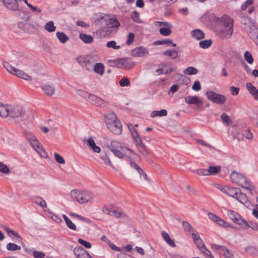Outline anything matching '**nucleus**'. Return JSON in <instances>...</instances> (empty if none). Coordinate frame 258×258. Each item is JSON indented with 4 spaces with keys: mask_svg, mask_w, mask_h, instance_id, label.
<instances>
[{
    "mask_svg": "<svg viewBox=\"0 0 258 258\" xmlns=\"http://www.w3.org/2000/svg\"><path fill=\"white\" fill-rule=\"evenodd\" d=\"M217 21L221 27L219 30L216 31L218 37L223 39L230 38L233 32L234 20L228 15H223L221 18H218Z\"/></svg>",
    "mask_w": 258,
    "mask_h": 258,
    "instance_id": "1",
    "label": "nucleus"
},
{
    "mask_svg": "<svg viewBox=\"0 0 258 258\" xmlns=\"http://www.w3.org/2000/svg\"><path fill=\"white\" fill-rule=\"evenodd\" d=\"M106 26L99 30L98 32L102 37L114 35L117 31L120 23L116 18H109L106 22Z\"/></svg>",
    "mask_w": 258,
    "mask_h": 258,
    "instance_id": "2",
    "label": "nucleus"
},
{
    "mask_svg": "<svg viewBox=\"0 0 258 258\" xmlns=\"http://www.w3.org/2000/svg\"><path fill=\"white\" fill-rule=\"evenodd\" d=\"M230 178L232 182L235 183L246 189L252 190L253 188L252 186L250 185V182L240 173L232 171L230 174Z\"/></svg>",
    "mask_w": 258,
    "mask_h": 258,
    "instance_id": "3",
    "label": "nucleus"
},
{
    "mask_svg": "<svg viewBox=\"0 0 258 258\" xmlns=\"http://www.w3.org/2000/svg\"><path fill=\"white\" fill-rule=\"evenodd\" d=\"M73 199H76L79 203H87L93 199V195L88 191L72 190L71 193Z\"/></svg>",
    "mask_w": 258,
    "mask_h": 258,
    "instance_id": "4",
    "label": "nucleus"
},
{
    "mask_svg": "<svg viewBox=\"0 0 258 258\" xmlns=\"http://www.w3.org/2000/svg\"><path fill=\"white\" fill-rule=\"evenodd\" d=\"M229 218L235 223L239 225L242 228L247 229L249 228V223L237 212L233 210H228Z\"/></svg>",
    "mask_w": 258,
    "mask_h": 258,
    "instance_id": "5",
    "label": "nucleus"
},
{
    "mask_svg": "<svg viewBox=\"0 0 258 258\" xmlns=\"http://www.w3.org/2000/svg\"><path fill=\"white\" fill-rule=\"evenodd\" d=\"M26 138L33 148L39 153L41 157L43 158L47 157V152L35 137L33 136L29 137V135H27Z\"/></svg>",
    "mask_w": 258,
    "mask_h": 258,
    "instance_id": "6",
    "label": "nucleus"
},
{
    "mask_svg": "<svg viewBox=\"0 0 258 258\" xmlns=\"http://www.w3.org/2000/svg\"><path fill=\"white\" fill-rule=\"evenodd\" d=\"M206 95L209 100L218 104H223L226 101L225 96L221 94H217L212 91H207Z\"/></svg>",
    "mask_w": 258,
    "mask_h": 258,
    "instance_id": "7",
    "label": "nucleus"
},
{
    "mask_svg": "<svg viewBox=\"0 0 258 258\" xmlns=\"http://www.w3.org/2000/svg\"><path fill=\"white\" fill-rule=\"evenodd\" d=\"M185 102L188 104H194L199 111L204 110L203 101L196 96H188L184 98Z\"/></svg>",
    "mask_w": 258,
    "mask_h": 258,
    "instance_id": "8",
    "label": "nucleus"
},
{
    "mask_svg": "<svg viewBox=\"0 0 258 258\" xmlns=\"http://www.w3.org/2000/svg\"><path fill=\"white\" fill-rule=\"evenodd\" d=\"M77 61L88 71H90L93 68V61L89 56H80L77 58Z\"/></svg>",
    "mask_w": 258,
    "mask_h": 258,
    "instance_id": "9",
    "label": "nucleus"
},
{
    "mask_svg": "<svg viewBox=\"0 0 258 258\" xmlns=\"http://www.w3.org/2000/svg\"><path fill=\"white\" fill-rule=\"evenodd\" d=\"M107 127L108 130L115 135H119L122 132V124L119 120H114L112 123L108 122Z\"/></svg>",
    "mask_w": 258,
    "mask_h": 258,
    "instance_id": "10",
    "label": "nucleus"
},
{
    "mask_svg": "<svg viewBox=\"0 0 258 258\" xmlns=\"http://www.w3.org/2000/svg\"><path fill=\"white\" fill-rule=\"evenodd\" d=\"M108 147L111 152L113 153V154L117 157L120 159L125 158L123 154V153H122L119 149V142L115 141H111L110 145L108 146Z\"/></svg>",
    "mask_w": 258,
    "mask_h": 258,
    "instance_id": "11",
    "label": "nucleus"
},
{
    "mask_svg": "<svg viewBox=\"0 0 258 258\" xmlns=\"http://www.w3.org/2000/svg\"><path fill=\"white\" fill-rule=\"evenodd\" d=\"M24 113L23 108L20 106L10 105L9 116L15 118L21 116Z\"/></svg>",
    "mask_w": 258,
    "mask_h": 258,
    "instance_id": "12",
    "label": "nucleus"
},
{
    "mask_svg": "<svg viewBox=\"0 0 258 258\" xmlns=\"http://www.w3.org/2000/svg\"><path fill=\"white\" fill-rule=\"evenodd\" d=\"M4 6L8 9L13 11H19L17 0H2Z\"/></svg>",
    "mask_w": 258,
    "mask_h": 258,
    "instance_id": "13",
    "label": "nucleus"
},
{
    "mask_svg": "<svg viewBox=\"0 0 258 258\" xmlns=\"http://www.w3.org/2000/svg\"><path fill=\"white\" fill-rule=\"evenodd\" d=\"M220 189L223 192L225 193L229 196L233 197L234 199L237 197V196L238 195V192L239 191V189L238 188L226 186L222 187Z\"/></svg>",
    "mask_w": 258,
    "mask_h": 258,
    "instance_id": "14",
    "label": "nucleus"
},
{
    "mask_svg": "<svg viewBox=\"0 0 258 258\" xmlns=\"http://www.w3.org/2000/svg\"><path fill=\"white\" fill-rule=\"evenodd\" d=\"M149 51L148 49L143 46L136 47L134 49L132 52L131 54L135 57H142L148 54Z\"/></svg>",
    "mask_w": 258,
    "mask_h": 258,
    "instance_id": "15",
    "label": "nucleus"
},
{
    "mask_svg": "<svg viewBox=\"0 0 258 258\" xmlns=\"http://www.w3.org/2000/svg\"><path fill=\"white\" fill-rule=\"evenodd\" d=\"M212 248L214 250L222 251L223 252V256L226 258H234V255L230 252L229 250L224 246L213 244Z\"/></svg>",
    "mask_w": 258,
    "mask_h": 258,
    "instance_id": "16",
    "label": "nucleus"
},
{
    "mask_svg": "<svg viewBox=\"0 0 258 258\" xmlns=\"http://www.w3.org/2000/svg\"><path fill=\"white\" fill-rule=\"evenodd\" d=\"M83 142H86L88 146L93 152L97 153L100 152V148L96 145L95 142L92 137H89L88 139L84 138L83 140Z\"/></svg>",
    "mask_w": 258,
    "mask_h": 258,
    "instance_id": "17",
    "label": "nucleus"
},
{
    "mask_svg": "<svg viewBox=\"0 0 258 258\" xmlns=\"http://www.w3.org/2000/svg\"><path fill=\"white\" fill-rule=\"evenodd\" d=\"M135 65V62L128 60L127 58L119 59V68L131 69Z\"/></svg>",
    "mask_w": 258,
    "mask_h": 258,
    "instance_id": "18",
    "label": "nucleus"
},
{
    "mask_svg": "<svg viewBox=\"0 0 258 258\" xmlns=\"http://www.w3.org/2000/svg\"><path fill=\"white\" fill-rule=\"evenodd\" d=\"M136 146L138 149V151L141 154L144 156H147L148 155V151L147 150L146 146L143 143L141 139L139 138L138 139H136L135 140Z\"/></svg>",
    "mask_w": 258,
    "mask_h": 258,
    "instance_id": "19",
    "label": "nucleus"
},
{
    "mask_svg": "<svg viewBox=\"0 0 258 258\" xmlns=\"http://www.w3.org/2000/svg\"><path fill=\"white\" fill-rule=\"evenodd\" d=\"M74 253L77 258H86L89 255V252L81 246H77L74 249Z\"/></svg>",
    "mask_w": 258,
    "mask_h": 258,
    "instance_id": "20",
    "label": "nucleus"
},
{
    "mask_svg": "<svg viewBox=\"0 0 258 258\" xmlns=\"http://www.w3.org/2000/svg\"><path fill=\"white\" fill-rule=\"evenodd\" d=\"M246 87L249 93L258 101V89H257L251 83L246 84Z\"/></svg>",
    "mask_w": 258,
    "mask_h": 258,
    "instance_id": "21",
    "label": "nucleus"
},
{
    "mask_svg": "<svg viewBox=\"0 0 258 258\" xmlns=\"http://www.w3.org/2000/svg\"><path fill=\"white\" fill-rule=\"evenodd\" d=\"M90 100H91L92 103L96 106L101 107L104 106V100L95 95L91 94L90 96Z\"/></svg>",
    "mask_w": 258,
    "mask_h": 258,
    "instance_id": "22",
    "label": "nucleus"
},
{
    "mask_svg": "<svg viewBox=\"0 0 258 258\" xmlns=\"http://www.w3.org/2000/svg\"><path fill=\"white\" fill-rule=\"evenodd\" d=\"M162 236L163 239L168 244L169 246L172 247H175L176 244L173 240L170 238L169 234L163 231L162 232Z\"/></svg>",
    "mask_w": 258,
    "mask_h": 258,
    "instance_id": "23",
    "label": "nucleus"
},
{
    "mask_svg": "<svg viewBox=\"0 0 258 258\" xmlns=\"http://www.w3.org/2000/svg\"><path fill=\"white\" fill-rule=\"evenodd\" d=\"M41 88L45 94L48 96L52 95L55 92L54 87L49 85H44L41 87Z\"/></svg>",
    "mask_w": 258,
    "mask_h": 258,
    "instance_id": "24",
    "label": "nucleus"
},
{
    "mask_svg": "<svg viewBox=\"0 0 258 258\" xmlns=\"http://www.w3.org/2000/svg\"><path fill=\"white\" fill-rule=\"evenodd\" d=\"M10 105L0 104V116L3 117L9 116Z\"/></svg>",
    "mask_w": 258,
    "mask_h": 258,
    "instance_id": "25",
    "label": "nucleus"
},
{
    "mask_svg": "<svg viewBox=\"0 0 258 258\" xmlns=\"http://www.w3.org/2000/svg\"><path fill=\"white\" fill-rule=\"evenodd\" d=\"M4 229L7 232L9 236L11 237H17L18 238V240H16V241H19L21 240V237L20 235L16 231L11 230L9 227L4 226Z\"/></svg>",
    "mask_w": 258,
    "mask_h": 258,
    "instance_id": "26",
    "label": "nucleus"
},
{
    "mask_svg": "<svg viewBox=\"0 0 258 258\" xmlns=\"http://www.w3.org/2000/svg\"><path fill=\"white\" fill-rule=\"evenodd\" d=\"M32 200L34 203L40 206L42 208L46 207V202L40 197H34L32 199Z\"/></svg>",
    "mask_w": 258,
    "mask_h": 258,
    "instance_id": "27",
    "label": "nucleus"
},
{
    "mask_svg": "<svg viewBox=\"0 0 258 258\" xmlns=\"http://www.w3.org/2000/svg\"><path fill=\"white\" fill-rule=\"evenodd\" d=\"M235 199L237 200L239 202L243 204H249V202L247 201V197L246 195L242 192L240 190L238 192V195L236 197Z\"/></svg>",
    "mask_w": 258,
    "mask_h": 258,
    "instance_id": "28",
    "label": "nucleus"
},
{
    "mask_svg": "<svg viewBox=\"0 0 258 258\" xmlns=\"http://www.w3.org/2000/svg\"><path fill=\"white\" fill-rule=\"evenodd\" d=\"M14 75L18 76L19 78H21L27 81H30L32 80V77L28 75L27 74L25 73V72L21 70L17 69Z\"/></svg>",
    "mask_w": 258,
    "mask_h": 258,
    "instance_id": "29",
    "label": "nucleus"
},
{
    "mask_svg": "<svg viewBox=\"0 0 258 258\" xmlns=\"http://www.w3.org/2000/svg\"><path fill=\"white\" fill-rule=\"evenodd\" d=\"M154 45H171L172 46L175 47L176 44L172 42L170 39H164L156 41L154 43Z\"/></svg>",
    "mask_w": 258,
    "mask_h": 258,
    "instance_id": "30",
    "label": "nucleus"
},
{
    "mask_svg": "<svg viewBox=\"0 0 258 258\" xmlns=\"http://www.w3.org/2000/svg\"><path fill=\"white\" fill-rule=\"evenodd\" d=\"M94 71L96 73L103 75L104 72V64L101 62L96 63L94 66Z\"/></svg>",
    "mask_w": 258,
    "mask_h": 258,
    "instance_id": "31",
    "label": "nucleus"
},
{
    "mask_svg": "<svg viewBox=\"0 0 258 258\" xmlns=\"http://www.w3.org/2000/svg\"><path fill=\"white\" fill-rule=\"evenodd\" d=\"M80 38L85 43L90 44L93 42L94 40L93 37L90 35L84 33H81L80 34Z\"/></svg>",
    "mask_w": 258,
    "mask_h": 258,
    "instance_id": "32",
    "label": "nucleus"
},
{
    "mask_svg": "<svg viewBox=\"0 0 258 258\" xmlns=\"http://www.w3.org/2000/svg\"><path fill=\"white\" fill-rule=\"evenodd\" d=\"M56 35L59 41L63 44L69 40V37L63 32H57Z\"/></svg>",
    "mask_w": 258,
    "mask_h": 258,
    "instance_id": "33",
    "label": "nucleus"
},
{
    "mask_svg": "<svg viewBox=\"0 0 258 258\" xmlns=\"http://www.w3.org/2000/svg\"><path fill=\"white\" fill-rule=\"evenodd\" d=\"M191 35L193 37L201 40L204 38L205 34L204 32L200 29H195L191 31Z\"/></svg>",
    "mask_w": 258,
    "mask_h": 258,
    "instance_id": "34",
    "label": "nucleus"
},
{
    "mask_svg": "<svg viewBox=\"0 0 258 258\" xmlns=\"http://www.w3.org/2000/svg\"><path fill=\"white\" fill-rule=\"evenodd\" d=\"M131 17L132 20L135 23L138 24H142L143 23V21L140 18V13L137 11H135L131 13Z\"/></svg>",
    "mask_w": 258,
    "mask_h": 258,
    "instance_id": "35",
    "label": "nucleus"
},
{
    "mask_svg": "<svg viewBox=\"0 0 258 258\" xmlns=\"http://www.w3.org/2000/svg\"><path fill=\"white\" fill-rule=\"evenodd\" d=\"M163 54L165 56H168L172 59H174L178 57V53L176 50L169 49L163 52Z\"/></svg>",
    "mask_w": 258,
    "mask_h": 258,
    "instance_id": "36",
    "label": "nucleus"
},
{
    "mask_svg": "<svg viewBox=\"0 0 258 258\" xmlns=\"http://www.w3.org/2000/svg\"><path fill=\"white\" fill-rule=\"evenodd\" d=\"M221 171V166H210L208 169V174L209 175H215L219 173Z\"/></svg>",
    "mask_w": 258,
    "mask_h": 258,
    "instance_id": "37",
    "label": "nucleus"
},
{
    "mask_svg": "<svg viewBox=\"0 0 258 258\" xmlns=\"http://www.w3.org/2000/svg\"><path fill=\"white\" fill-rule=\"evenodd\" d=\"M183 73L187 75H196L198 73V70L193 67H189L183 71Z\"/></svg>",
    "mask_w": 258,
    "mask_h": 258,
    "instance_id": "38",
    "label": "nucleus"
},
{
    "mask_svg": "<svg viewBox=\"0 0 258 258\" xmlns=\"http://www.w3.org/2000/svg\"><path fill=\"white\" fill-rule=\"evenodd\" d=\"M212 41L211 39L204 40L199 42L200 47L203 49H207L211 46Z\"/></svg>",
    "mask_w": 258,
    "mask_h": 258,
    "instance_id": "39",
    "label": "nucleus"
},
{
    "mask_svg": "<svg viewBox=\"0 0 258 258\" xmlns=\"http://www.w3.org/2000/svg\"><path fill=\"white\" fill-rule=\"evenodd\" d=\"M106 124L108 122L112 123L114 120H119L116 118L115 114L113 113H109L105 116Z\"/></svg>",
    "mask_w": 258,
    "mask_h": 258,
    "instance_id": "40",
    "label": "nucleus"
},
{
    "mask_svg": "<svg viewBox=\"0 0 258 258\" xmlns=\"http://www.w3.org/2000/svg\"><path fill=\"white\" fill-rule=\"evenodd\" d=\"M182 226L184 230L188 232L191 233L192 232H195V229L193 228L191 225L188 222L183 221Z\"/></svg>",
    "mask_w": 258,
    "mask_h": 258,
    "instance_id": "41",
    "label": "nucleus"
},
{
    "mask_svg": "<svg viewBox=\"0 0 258 258\" xmlns=\"http://www.w3.org/2000/svg\"><path fill=\"white\" fill-rule=\"evenodd\" d=\"M44 28L49 32H52L55 31L56 27L54 25V23L52 21H49L46 23Z\"/></svg>",
    "mask_w": 258,
    "mask_h": 258,
    "instance_id": "42",
    "label": "nucleus"
},
{
    "mask_svg": "<svg viewBox=\"0 0 258 258\" xmlns=\"http://www.w3.org/2000/svg\"><path fill=\"white\" fill-rule=\"evenodd\" d=\"M7 248L8 250L10 251H16L21 250V246L18 245L16 244L13 243H9L7 245Z\"/></svg>",
    "mask_w": 258,
    "mask_h": 258,
    "instance_id": "43",
    "label": "nucleus"
},
{
    "mask_svg": "<svg viewBox=\"0 0 258 258\" xmlns=\"http://www.w3.org/2000/svg\"><path fill=\"white\" fill-rule=\"evenodd\" d=\"M119 149L121 151V152L123 153V154L126 160V156H128L127 155H126L127 154V152H130L132 153L133 154H136V153L134 152V151L132 150L131 149L128 148L127 147L121 146L120 143H119Z\"/></svg>",
    "mask_w": 258,
    "mask_h": 258,
    "instance_id": "44",
    "label": "nucleus"
},
{
    "mask_svg": "<svg viewBox=\"0 0 258 258\" xmlns=\"http://www.w3.org/2000/svg\"><path fill=\"white\" fill-rule=\"evenodd\" d=\"M100 158L105 164L110 166H112V163L106 153H102Z\"/></svg>",
    "mask_w": 258,
    "mask_h": 258,
    "instance_id": "45",
    "label": "nucleus"
},
{
    "mask_svg": "<svg viewBox=\"0 0 258 258\" xmlns=\"http://www.w3.org/2000/svg\"><path fill=\"white\" fill-rule=\"evenodd\" d=\"M245 60L249 64H252L253 62V58L251 54L248 51L245 52L244 54Z\"/></svg>",
    "mask_w": 258,
    "mask_h": 258,
    "instance_id": "46",
    "label": "nucleus"
},
{
    "mask_svg": "<svg viewBox=\"0 0 258 258\" xmlns=\"http://www.w3.org/2000/svg\"><path fill=\"white\" fill-rule=\"evenodd\" d=\"M4 66L9 72L13 75H14L15 72L17 70V69L14 68L10 64H9V63L7 62L4 63Z\"/></svg>",
    "mask_w": 258,
    "mask_h": 258,
    "instance_id": "47",
    "label": "nucleus"
},
{
    "mask_svg": "<svg viewBox=\"0 0 258 258\" xmlns=\"http://www.w3.org/2000/svg\"><path fill=\"white\" fill-rule=\"evenodd\" d=\"M248 35L250 38L255 42L258 40V30L257 29L252 30L249 33Z\"/></svg>",
    "mask_w": 258,
    "mask_h": 258,
    "instance_id": "48",
    "label": "nucleus"
},
{
    "mask_svg": "<svg viewBox=\"0 0 258 258\" xmlns=\"http://www.w3.org/2000/svg\"><path fill=\"white\" fill-rule=\"evenodd\" d=\"M159 32L161 34L165 36H169L171 33V31L170 28L166 27L161 28L159 30Z\"/></svg>",
    "mask_w": 258,
    "mask_h": 258,
    "instance_id": "49",
    "label": "nucleus"
},
{
    "mask_svg": "<svg viewBox=\"0 0 258 258\" xmlns=\"http://www.w3.org/2000/svg\"><path fill=\"white\" fill-rule=\"evenodd\" d=\"M111 216L116 218H119L125 216V214L121 211L112 210Z\"/></svg>",
    "mask_w": 258,
    "mask_h": 258,
    "instance_id": "50",
    "label": "nucleus"
},
{
    "mask_svg": "<svg viewBox=\"0 0 258 258\" xmlns=\"http://www.w3.org/2000/svg\"><path fill=\"white\" fill-rule=\"evenodd\" d=\"M78 241L81 245L84 246L85 248H91L92 247V244L90 242L82 239L79 238Z\"/></svg>",
    "mask_w": 258,
    "mask_h": 258,
    "instance_id": "51",
    "label": "nucleus"
},
{
    "mask_svg": "<svg viewBox=\"0 0 258 258\" xmlns=\"http://www.w3.org/2000/svg\"><path fill=\"white\" fill-rule=\"evenodd\" d=\"M0 172L5 174H8L10 172V170L6 165L0 162Z\"/></svg>",
    "mask_w": 258,
    "mask_h": 258,
    "instance_id": "52",
    "label": "nucleus"
},
{
    "mask_svg": "<svg viewBox=\"0 0 258 258\" xmlns=\"http://www.w3.org/2000/svg\"><path fill=\"white\" fill-rule=\"evenodd\" d=\"M106 46L108 48H112L114 49H119L120 48V46L116 45V42L114 40L107 42Z\"/></svg>",
    "mask_w": 258,
    "mask_h": 258,
    "instance_id": "53",
    "label": "nucleus"
},
{
    "mask_svg": "<svg viewBox=\"0 0 258 258\" xmlns=\"http://www.w3.org/2000/svg\"><path fill=\"white\" fill-rule=\"evenodd\" d=\"M119 85L121 87L128 86L130 85V80L125 77H123L119 81Z\"/></svg>",
    "mask_w": 258,
    "mask_h": 258,
    "instance_id": "54",
    "label": "nucleus"
},
{
    "mask_svg": "<svg viewBox=\"0 0 258 258\" xmlns=\"http://www.w3.org/2000/svg\"><path fill=\"white\" fill-rule=\"evenodd\" d=\"M200 251L205 254L207 258H214L211 254L210 251H209L206 246L201 249Z\"/></svg>",
    "mask_w": 258,
    "mask_h": 258,
    "instance_id": "55",
    "label": "nucleus"
},
{
    "mask_svg": "<svg viewBox=\"0 0 258 258\" xmlns=\"http://www.w3.org/2000/svg\"><path fill=\"white\" fill-rule=\"evenodd\" d=\"M77 93L81 96L83 97L84 98H89L90 99V96L91 94H89L86 91L83 90H78L77 91Z\"/></svg>",
    "mask_w": 258,
    "mask_h": 258,
    "instance_id": "56",
    "label": "nucleus"
},
{
    "mask_svg": "<svg viewBox=\"0 0 258 258\" xmlns=\"http://www.w3.org/2000/svg\"><path fill=\"white\" fill-rule=\"evenodd\" d=\"M197 247L200 250L205 247V244L201 238H199L198 240H196L194 242Z\"/></svg>",
    "mask_w": 258,
    "mask_h": 258,
    "instance_id": "57",
    "label": "nucleus"
},
{
    "mask_svg": "<svg viewBox=\"0 0 258 258\" xmlns=\"http://www.w3.org/2000/svg\"><path fill=\"white\" fill-rule=\"evenodd\" d=\"M55 159L57 162L59 164H64L65 161L64 159L58 153H55L54 154Z\"/></svg>",
    "mask_w": 258,
    "mask_h": 258,
    "instance_id": "58",
    "label": "nucleus"
},
{
    "mask_svg": "<svg viewBox=\"0 0 258 258\" xmlns=\"http://www.w3.org/2000/svg\"><path fill=\"white\" fill-rule=\"evenodd\" d=\"M216 223H217L218 225H219L220 226H222L224 227H230L232 228L233 227L231 226L229 223L225 221L224 220L221 219L220 218H219V220L218 221V222Z\"/></svg>",
    "mask_w": 258,
    "mask_h": 258,
    "instance_id": "59",
    "label": "nucleus"
},
{
    "mask_svg": "<svg viewBox=\"0 0 258 258\" xmlns=\"http://www.w3.org/2000/svg\"><path fill=\"white\" fill-rule=\"evenodd\" d=\"M253 0H246L241 6V9L242 11L245 10L247 8L252 4Z\"/></svg>",
    "mask_w": 258,
    "mask_h": 258,
    "instance_id": "60",
    "label": "nucleus"
},
{
    "mask_svg": "<svg viewBox=\"0 0 258 258\" xmlns=\"http://www.w3.org/2000/svg\"><path fill=\"white\" fill-rule=\"evenodd\" d=\"M34 258H44L45 254L40 251H34L33 253Z\"/></svg>",
    "mask_w": 258,
    "mask_h": 258,
    "instance_id": "61",
    "label": "nucleus"
},
{
    "mask_svg": "<svg viewBox=\"0 0 258 258\" xmlns=\"http://www.w3.org/2000/svg\"><path fill=\"white\" fill-rule=\"evenodd\" d=\"M126 161H129L131 166L137 170L139 169V168H140V167L135 162L133 161L132 159L130 157L126 156Z\"/></svg>",
    "mask_w": 258,
    "mask_h": 258,
    "instance_id": "62",
    "label": "nucleus"
},
{
    "mask_svg": "<svg viewBox=\"0 0 258 258\" xmlns=\"http://www.w3.org/2000/svg\"><path fill=\"white\" fill-rule=\"evenodd\" d=\"M128 128L132 133V135L134 141L136 139H138L139 138H140L137 131L133 127H132V128H131L130 127H128Z\"/></svg>",
    "mask_w": 258,
    "mask_h": 258,
    "instance_id": "63",
    "label": "nucleus"
},
{
    "mask_svg": "<svg viewBox=\"0 0 258 258\" xmlns=\"http://www.w3.org/2000/svg\"><path fill=\"white\" fill-rule=\"evenodd\" d=\"M66 223L69 229L75 231L77 230V227L76 225L74 223H73L70 219L69 221H68Z\"/></svg>",
    "mask_w": 258,
    "mask_h": 258,
    "instance_id": "64",
    "label": "nucleus"
}]
</instances>
